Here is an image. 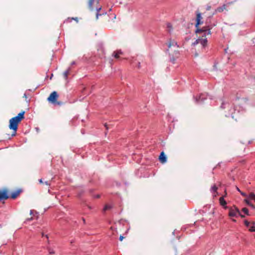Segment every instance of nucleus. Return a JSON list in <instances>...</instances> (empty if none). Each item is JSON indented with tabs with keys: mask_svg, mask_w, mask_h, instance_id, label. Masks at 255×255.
<instances>
[{
	"mask_svg": "<svg viewBox=\"0 0 255 255\" xmlns=\"http://www.w3.org/2000/svg\"><path fill=\"white\" fill-rule=\"evenodd\" d=\"M159 160L162 163H165L167 161L166 156L163 151L161 152L159 156Z\"/></svg>",
	"mask_w": 255,
	"mask_h": 255,
	"instance_id": "obj_9",
	"label": "nucleus"
},
{
	"mask_svg": "<svg viewBox=\"0 0 255 255\" xmlns=\"http://www.w3.org/2000/svg\"><path fill=\"white\" fill-rule=\"evenodd\" d=\"M9 128L16 131V117H13L9 121Z\"/></svg>",
	"mask_w": 255,
	"mask_h": 255,
	"instance_id": "obj_7",
	"label": "nucleus"
},
{
	"mask_svg": "<svg viewBox=\"0 0 255 255\" xmlns=\"http://www.w3.org/2000/svg\"><path fill=\"white\" fill-rule=\"evenodd\" d=\"M49 252L50 254H54L55 253V252L53 250H49Z\"/></svg>",
	"mask_w": 255,
	"mask_h": 255,
	"instance_id": "obj_27",
	"label": "nucleus"
},
{
	"mask_svg": "<svg viewBox=\"0 0 255 255\" xmlns=\"http://www.w3.org/2000/svg\"><path fill=\"white\" fill-rule=\"evenodd\" d=\"M196 28V32L197 33L201 34L203 37H206L207 35L211 34V29L212 28V27L211 26H205L201 28H199L198 26Z\"/></svg>",
	"mask_w": 255,
	"mask_h": 255,
	"instance_id": "obj_3",
	"label": "nucleus"
},
{
	"mask_svg": "<svg viewBox=\"0 0 255 255\" xmlns=\"http://www.w3.org/2000/svg\"><path fill=\"white\" fill-rule=\"evenodd\" d=\"M254 225H252V226L249 229V231L251 232H255V227L254 226Z\"/></svg>",
	"mask_w": 255,
	"mask_h": 255,
	"instance_id": "obj_21",
	"label": "nucleus"
},
{
	"mask_svg": "<svg viewBox=\"0 0 255 255\" xmlns=\"http://www.w3.org/2000/svg\"><path fill=\"white\" fill-rule=\"evenodd\" d=\"M30 215H32L33 216H35V215H37V213L36 211L34 210H31L30 212ZM36 217H37V216H36Z\"/></svg>",
	"mask_w": 255,
	"mask_h": 255,
	"instance_id": "obj_19",
	"label": "nucleus"
},
{
	"mask_svg": "<svg viewBox=\"0 0 255 255\" xmlns=\"http://www.w3.org/2000/svg\"><path fill=\"white\" fill-rule=\"evenodd\" d=\"M99 4V0H95V1H93L91 3V5H90V0H89L88 6L89 8L91 10H93L94 9H96L97 12L96 13V19H98V17L99 15H101L102 14H99V12L101 9L102 7L101 6H98L97 5Z\"/></svg>",
	"mask_w": 255,
	"mask_h": 255,
	"instance_id": "obj_4",
	"label": "nucleus"
},
{
	"mask_svg": "<svg viewBox=\"0 0 255 255\" xmlns=\"http://www.w3.org/2000/svg\"><path fill=\"white\" fill-rule=\"evenodd\" d=\"M219 202L221 204V205L224 206H225L227 204L226 201L224 200L223 197H221L219 199Z\"/></svg>",
	"mask_w": 255,
	"mask_h": 255,
	"instance_id": "obj_14",
	"label": "nucleus"
},
{
	"mask_svg": "<svg viewBox=\"0 0 255 255\" xmlns=\"http://www.w3.org/2000/svg\"><path fill=\"white\" fill-rule=\"evenodd\" d=\"M58 97L59 95L57 92L53 91L50 94L47 98V100L49 103L53 104L54 106H61L63 104V103L57 101Z\"/></svg>",
	"mask_w": 255,
	"mask_h": 255,
	"instance_id": "obj_2",
	"label": "nucleus"
},
{
	"mask_svg": "<svg viewBox=\"0 0 255 255\" xmlns=\"http://www.w3.org/2000/svg\"><path fill=\"white\" fill-rule=\"evenodd\" d=\"M83 220L84 223H85V219H83Z\"/></svg>",
	"mask_w": 255,
	"mask_h": 255,
	"instance_id": "obj_39",
	"label": "nucleus"
},
{
	"mask_svg": "<svg viewBox=\"0 0 255 255\" xmlns=\"http://www.w3.org/2000/svg\"><path fill=\"white\" fill-rule=\"evenodd\" d=\"M122 54V52L121 50H119V51H117V52L115 51L113 53V55L116 58L118 59L120 57L119 56L120 54Z\"/></svg>",
	"mask_w": 255,
	"mask_h": 255,
	"instance_id": "obj_13",
	"label": "nucleus"
},
{
	"mask_svg": "<svg viewBox=\"0 0 255 255\" xmlns=\"http://www.w3.org/2000/svg\"><path fill=\"white\" fill-rule=\"evenodd\" d=\"M218 190V187L216 185H214L211 188V191L213 192H216Z\"/></svg>",
	"mask_w": 255,
	"mask_h": 255,
	"instance_id": "obj_18",
	"label": "nucleus"
},
{
	"mask_svg": "<svg viewBox=\"0 0 255 255\" xmlns=\"http://www.w3.org/2000/svg\"><path fill=\"white\" fill-rule=\"evenodd\" d=\"M39 182L40 183H41V184H45L47 186H49L50 184L49 181H46L43 182L42 179H39Z\"/></svg>",
	"mask_w": 255,
	"mask_h": 255,
	"instance_id": "obj_15",
	"label": "nucleus"
},
{
	"mask_svg": "<svg viewBox=\"0 0 255 255\" xmlns=\"http://www.w3.org/2000/svg\"><path fill=\"white\" fill-rule=\"evenodd\" d=\"M137 67H138V68H140V62L138 63Z\"/></svg>",
	"mask_w": 255,
	"mask_h": 255,
	"instance_id": "obj_35",
	"label": "nucleus"
},
{
	"mask_svg": "<svg viewBox=\"0 0 255 255\" xmlns=\"http://www.w3.org/2000/svg\"><path fill=\"white\" fill-rule=\"evenodd\" d=\"M167 46L168 49L167 51L169 54L170 61L173 63H174L176 59L179 56V46L175 40H170L167 43Z\"/></svg>",
	"mask_w": 255,
	"mask_h": 255,
	"instance_id": "obj_1",
	"label": "nucleus"
},
{
	"mask_svg": "<svg viewBox=\"0 0 255 255\" xmlns=\"http://www.w3.org/2000/svg\"><path fill=\"white\" fill-rule=\"evenodd\" d=\"M226 8V4H224L222 6H220V7H218L216 9V12H221L222 11H223V10L224 9H225Z\"/></svg>",
	"mask_w": 255,
	"mask_h": 255,
	"instance_id": "obj_12",
	"label": "nucleus"
},
{
	"mask_svg": "<svg viewBox=\"0 0 255 255\" xmlns=\"http://www.w3.org/2000/svg\"><path fill=\"white\" fill-rule=\"evenodd\" d=\"M26 220H27V221H31V220H33V217H31V218H27Z\"/></svg>",
	"mask_w": 255,
	"mask_h": 255,
	"instance_id": "obj_32",
	"label": "nucleus"
},
{
	"mask_svg": "<svg viewBox=\"0 0 255 255\" xmlns=\"http://www.w3.org/2000/svg\"><path fill=\"white\" fill-rule=\"evenodd\" d=\"M167 27H169V28H171V24L170 23H168L167 24Z\"/></svg>",
	"mask_w": 255,
	"mask_h": 255,
	"instance_id": "obj_34",
	"label": "nucleus"
},
{
	"mask_svg": "<svg viewBox=\"0 0 255 255\" xmlns=\"http://www.w3.org/2000/svg\"><path fill=\"white\" fill-rule=\"evenodd\" d=\"M238 215H240L242 218H245V216L244 215L241 214L240 213V214H238Z\"/></svg>",
	"mask_w": 255,
	"mask_h": 255,
	"instance_id": "obj_31",
	"label": "nucleus"
},
{
	"mask_svg": "<svg viewBox=\"0 0 255 255\" xmlns=\"http://www.w3.org/2000/svg\"><path fill=\"white\" fill-rule=\"evenodd\" d=\"M105 127L107 128V129H108V125H107V124H105Z\"/></svg>",
	"mask_w": 255,
	"mask_h": 255,
	"instance_id": "obj_36",
	"label": "nucleus"
},
{
	"mask_svg": "<svg viewBox=\"0 0 255 255\" xmlns=\"http://www.w3.org/2000/svg\"><path fill=\"white\" fill-rule=\"evenodd\" d=\"M11 198L13 199L16 198V192H13L11 196Z\"/></svg>",
	"mask_w": 255,
	"mask_h": 255,
	"instance_id": "obj_24",
	"label": "nucleus"
},
{
	"mask_svg": "<svg viewBox=\"0 0 255 255\" xmlns=\"http://www.w3.org/2000/svg\"><path fill=\"white\" fill-rule=\"evenodd\" d=\"M232 221L234 222H236V220L235 219H232Z\"/></svg>",
	"mask_w": 255,
	"mask_h": 255,
	"instance_id": "obj_38",
	"label": "nucleus"
},
{
	"mask_svg": "<svg viewBox=\"0 0 255 255\" xmlns=\"http://www.w3.org/2000/svg\"><path fill=\"white\" fill-rule=\"evenodd\" d=\"M69 70H66V71H65L63 73V76H64V78L65 79H67V77H68V76L69 75Z\"/></svg>",
	"mask_w": 255,
	"mask_h": 255,
	"instance_id": "obj_16",
	"label": "nucleus"
},
{
	"mask_svg": "<svg viewBox=\"0 0 255 255\" xmlns=\"http://www.w3.org/2000/svg\"><path fill=\"white\" fill-rule=\"evenodd\" d=\"M249 199H245V202L248 205H250V204H251V203L249 201Z\"/></svg>",
	"mask_w": 255,
	"mask_h": 255,
	"instance_id": "obj_23",
	"label": "nucleus"
},
{
	"mask_svg": "<svg viewBox=\"0 0 255 255\" xmlns=\"http://www.w3.org/2000/svg\"><path fill=\"white\" fill-rule=\"evenodd\" d=\"M238 214H240V211L236 206L229 208V216L230 217H236Z\"/></svg>",
	"mask_w": 255,
	"mask_h": 255,
	"instance_id": "obj_5",
	"label": "nucleus"
},
{
	"mask_svg": "<svg viewBox=\"0 0 255 255\" xmlns=\"http://www.w3.org/2000/svg\"><path fill=\"white\" fill-rule=\"evenodd\" d=\"M99 197H100V196H99V195H98V196H97V198H99Z\"/></svg>",
	"mask_w": 255,
	"mask_h": 255,
	"instance_id": "obj_40",
	"label": "nucleus"
},
{
	"mask_svg": "<svg viewBox=\"0 0 255 255\" xmlns=\"http://www.w3.org/2000/svg\"><path fill=\"white\" fill-rule=\"evenodd\" d=\"M243 212H244L247 215H249V210L247 208H244L242 209Z\"/></svg>",
	"mask_w": 255,
	"mask_h": 255,
	"instance_id": "obj_20",
	"label": "nucleus"
},
{
	"mask_svg": "<svg viewBox=\"0 0 255 255\" xmlns=\"http://www.w3.org/2000/svg\"><path fill=\"white\" fill-rule=\"evenodd\" d=\"M124 238V237L123 236H120L119 240L120 241H122L123 240Z\"/></svg>",
	"mask_w": 255,
	"mask_h": 255,
	"instance_id": "obj_28",
	"label": "nucleus"
},
{
	"mask_svg": "<svg viewBox=\"0 0 255 255\" xmlns=\"http://www.w3.org/2000/svg\"><path fill=\"white\" fill-rule=\"evenodd\" d=\"M244 223L247 227H249L250 226V224H252V225L255 224L254 222H252L250 223V222H248L247 220H245L244 221Z\"/></svg>",
	"mask_w": 255,
	"mask_h": 255,
	"instance_id": "obj_17",
	"label": "nucleus"
},
{
	"mask_svg": "<svg viewBox=\"0 0 255 255\" xmlns=\"http://www.w3.org/2000/svg\"><path fill=\"white\" fill-rule=\"evenodd\" d=\"M237 190H238L239 192H240V193L241 192V191H240V190L238 187H237Z\"/></svg>",
	"mask_w": 255,
	"mask_h": 255,
	"instance_id": "obj_37",
	"label": "nucleus"
},
{
	"mask_svg": "<svg viewBox=\"0 0 255 255\" xmlns=\"http://www.w3.org/2000/svg\"><path fill=\"white\" fill-rule=\"evenodd\" d=\"M250 206H251L253 209H255V206L252 203L250 204Z\"/></svg>",
	"mask_w": 255,
	"mask_h": 255,
	"instance_id": "obj_30",
	"label": "nucleus"
},
{
	"mask_svg": "<svg viewBox=\"0 0 255 255\" xmlns=\"http://www.w3.org/2000/svg\"><path fill=\"white\" fill-rule=\"evenodd\" d=\"M198 43H201L203 46H205L207 43V40L205 37V38L198 39L197 40Z\"/></svg>",
	"mask_w": 255,
	"mask_h": 255,
	"instance_id": "obj_11",
	"label": "nucleus"
},
{
	"mask_svg": "<svg viewBox=\"0 0 255 255\" xmlns=\"http://www.w3.org/2000/svg\"><path fill=\"white\" fill-rule=\"evenodd\" d=\"M24 114L25 111H22L17 115V125L23 119H24Z\"/></svg>",
	"mask_w": 255,
	"mask_h": 255,
	"instance_id": "obj_10",
	"label": "nucleus"
},
{
	"mask_svg": "<svg viewBox=\"0 0 255 255\" xmlns=\"http://www.w3.org/2000/svg\"><path fill=\"white\" fill-rule=\"evenodd\" d=\"M111 208H112V207H111V206L108 205H106L105 206L104 208V211H106V210H109V209H110Z\"/></svg>",
	"mask_w": 255,
	"mask_h": 255,
	"instance_id": "obj_22",
	"label": "nucleus"
},
{
	"mask_svg": "<svg viewBox=\"0 0 255 255\" xmlns=\"http://www.w3.org/2000/svg\"><path fill=\"white\" fill-rule=\"evenodd\" d=\"M210 8H211V6H208L207 7V10H209L210 9Z\"/></svg>",
	"mask_w": 255,
	"mask_h": 255,
	"instance_id": "obj_33",
	"label": "nucleus"
},
{
	"mask_svg": "<svg viewBox=\"0 0 255 255\" xmlns=\"http://www.w3.org/2000/svg\"><path fill=\"white\" fill-rule=\"evenodd\" d=\"M8 198L7 191L6 189L0 190V201Z\"/></svg>",
	"mask_w": 255,
	"mask_h": 255,
	"instance_id": "obj_6",
	"label": "nucleus"
},
{
	"mask_svg": "<svg viewBox=\"0 0 255 255\" xmlns=\"http://www.w3.org/2000/svg\"><path fill=\"white\" fill-rule=\"evenodd\" d=\"M22 192L21 189H17V196Z\"/></svg>",
	"mask_w": 255,
	"mask_h": 255,
	"instance_id": "obj_25",
	"label": "nucleus"
},
{
	"mask_svg": "<svg viewBox=\"0 0 255 255\" xmlns=\"http://www.w3.org/2000/svg\"><path fill=\"white\" fill-rule=\"evenodd\" d=\"M243 102L246 103L248 101V99L247 98H243L242 99Z\"/></svg>",
	"mask_w": 255,
	"mask_h": 255,
	"instance_id": "obj_26",
	"label": "nucleus"
},
{
	"mask_svg": "<svg viewBox=\"0 0 255 255\" xmlns=\"http://www.w3.org/2000/svg\"><path fill=\"white\" fill-rule=\"evenodd\" d=\"M202 19V17L201 16V13L198 11L197 12L196 18V23L195 24L196 27H198L200 24L203 23V22L201 21Z\"/></svg>",
	"mask_w": 255,
	"mask_h": 255,
	"instance_id": "obj_8",
	"label": "nucleus"
},
{
	"mask_svg": "<svg viewBox=\"0 0 255 255\" xmlns=\"http://www.w3.org/2000/svg\"><path fill=\"white\" fill-rule=\"evenodd\" d=\"M241 195H243V196L247 197V194H246V193H244V192H241Z\"/></svg>",
	"mask_w": 255,
	"mask_h": 255,
	"instance_id": "obj_29",
	"label": "nucleus"
}]
</instances>
